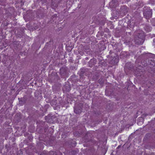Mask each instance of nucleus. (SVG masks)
I'll use <instances>...</instances> for the list:
<instances>
[{
  "label": "nucleus",
  "mask_w": 155,
  "mask_h": 155,
  "mask_svg": "<svg viewBox=\"0 0 155 155\" xmlns=\"http://www.w3.org/2000/svg\"><path fill=\"white\" fill-rule=\"evenodd\" d=\"M85 59H86V60H88V57H86V58H85Z\"/></svg>",
  "instance_id": "22"
},
{
  "label": "nucleus",
  "mask_w": 155,
  "mask_h": 155,
  "mask_svg": "<svg viewBox=\"0 0 155 155\" xmlns=\"http://www.w3.org/2000/svg\"><path fill=\"white\" fill-rule=\"evenodd\" d=\"M134 42L137 45L142 44L145 40V35L142 31L137 30L134 32Z\"/></svg>",
  "instance_id": "2"
},
{
  "label": "nucleus",
  "mask_w": 155,
  "mask_h": 155,
  "mask_svg": "<svg viewBox=\"0 0 155 155\" xmlns=\"http://www.w3.org/2000/svg\"><path fill=\"white\" fill-rule=\"evenodd\" d=\"M60 155H62V153H60Z\"/></svg>",
  "instance_id": "27"
},
{
  "label": "nucleus",
  "mask_w": 155,
  "mask_h": 155,
  "mask_svg": "<svg viewBox=\"0 0 155 155\" xmlns=\"http://www.w3.org/2000/svg\"><path fill=\"white\" fill-rule=\"evenodd\" d=\"M78 151L75 150H73L72 151V153L73 154H76V153H78Z\"/></svg>",
  "instance_id": "17"
},
{
  "label": "nucleus",
  "mask_w": 155,
  "mask_h": 155,
  "mask_svg": "<svg viewBox=\"0 0 155 155\" xmlns=\"http://www.w3.org/2000/svg\"><path fill=\"white\" fill-rule=\"evenodd\" d=\"M84 54L83 53H82L81 54L82 55H83V54Z\"/></svg>",
  "instance_id": "26"
},
{
  "label": "nucleus",
  "mask_w": 155,
  "mask_h": 155,
  "mask_svg": "<svg viewBox=\"0 0 155 155\" xmlns=\"http://www.w3.org/2000/svg\"><path fill=\"white\" fill-rule=\"evenodd\" d=\"M49 117H50V116H49Z\"/></svg>",
  "instance_id": "30"
},
{
  "label": "nucleus",
  "mask_w": 155,
  "mask_h": 155,
  "mask_svg": "<svg viewBox=\"0 0 155 155\" xmlns=\"http://www.w3.org/2000/svg\"><path fill=\"white\" fill-rule=\"evenodd\" d=\"M130 27H133V26H130Z\"/></svg>",
  "instance_id": "28"
},
{
  "label": "nucleus",
  "mask_w": 155,
  "mask_h": 155,
  "mask_svg": "<svg viewBox=\"0 0 155 155\" xmlns=\"http://www.w3.org/2000/svg\"><path fill=\"white\" fill-rule=\"evenodd\" d=\"M137 76H140V75H141V74H138V73H137Z\"/></svg>",
  "instance_id": "20"
},
{
  "label": "nucleus",
  "mask_w": 155,
  "mask_h": 155,
  "mask_svg": "<svg viewBox=\"0 0 155 155\" xmlns=\"http://www.w3.org/2000/svg\"><path fill=\"white\" fill-rule=\"evenodd\" d=\"M85 52H86L87 54H91L90 50L89 49H85L84 50Z\"/></svg>",
  "instance_id": "15"
},
{
  "label": "nucleus",
  "mask_w": 155,
  "mask_h": 155,
  "mask_svg": "<svg viewBox=\"0 0 155 155\" xmlns=\"http://www.w3.org/2000/svg\"><path fill=\"white\" fill-rule=\"evenodd\" d=\"M86 71V69L84 68H82L80 69V75L81 77L83 76L84 74Z\"/></svg>",
  "instance_id": "13"
},
{
  "label": "nucleus",
  "mask_w": 155,
  "mask_h": 155,
  "mask_svg": "<svg viewBox=\"0 0 155 155\" xmlns=\"http://www.w3.org/2000/svg\"><path fill=\"white\" fill-rule=\"evenodd\" d=\"M153 42L154 43H155V38L153 39Z\"/></svg>",
  "instance_id": "24"
},
{
  "label": "nucleus",
  "mask_w": 155,
  "mask_h": 155,
  "mask_svg": "<svg viewBox=\"0 0 155 155\" xmlns=\"http://www.w3.org/2000/svg\"><path fill=\"white\" fill-rule=\"evenodd\" d=\"M26 102V99L25 98H21L20 100L19 101V103L21 105H22L24 104Z\"/></svg>",
  "instance_id": "14"
},
{
  "label": "nucleus",
  "mask_w": 155,
  "mask_h": 155,
  "mask_svg": "<svg viewBox=\"0 0 155 155\" xmlns=\"http://www.w3.org/2000/svg\"><path fill=\"white\" fill-rule=\"evenodd\" d=\"M56 152L55 151H51L49 152V155H56Z\"/></svg>",
  "instance_id": "16"
},
{
  "label": "nucleus",
  "mask_w": 155,
  "mask_h": 155,
  "mask_svg": "<svg viewBox=\"0 0 155 155\" xmlns=\"http://www.w3.org/2000/svg\"><path fill=\"white\" fill-rule=\"evenodd\" d=\"M85 140L84 142H88L91 140V135L88 133H87L83 138Z\"/></svg>",
  "instance_id": "6"
},
{
  "label": "nucleus",
  "mask_w": 155,
  "mask_h": 155,
  "mask_svg": "<svg viewBox=\"0 0 155 155\" xmlns=\"http://www.w3.org/2000/svg\"><path fill=\"white\" fill-rule=\"evenodd\" d=\"M120 146H119L117 147V149H118V148H120Z\"/></svg>",
  "instance_id": "23"
},
{
  "label": "nucleus",
  "mask_w": 155,
  "mask_h": 155,
  "mask_svg": "<svg viewBox=\"0 0 155 155\" xmlns=\"http://www.w3.org/2000/svg\"><path fill=\"white\" fill-rule=\"evenodd\" d=\"M54 117V116H53L51 117V118H52Z\"/></svg>",
  "instance_id": "25"
},
{
  "label": "nucleus",
  "mask_w": 155,
  "mask_h": 155,
  "mask_svg": "<svg viewBox=\"0 0 155 155\" xmlns=\"http://www.w3.org/2000/svg\"><path fill=\"white\" fill-rule=\"evenodd\" d=\"M152 22L153 25L154 26H155V19H153V20L152 21Z\"/></svg>",
  "instance_id": "19"
},
{
  "label": "nucleus",
  "mask_w": 155,
  "mask_h": 155,
  "mask_svg": "<svg viewBox=\"0 0 155 155\" xmlns=\"http://www.w3.org/2000/svg\"><path fill=\"white\" fill-rule=\"evenodd\" d=\"M82 108L80 106H76L74 108V112L76 114H79L81 112Z\"/></svg>",
  "instance_id": "8"
},
{
  "label": "nucleus",
  "mask_w": 155,
  "mask_h": 155,
  "mask_svg": "<svg viewBox=\"0 0 155 155\" xmlns=\"http://www.w3.org/2000/svg\"><path fill=\"white\" fill-rule=\"evenodd\" d=\"M121 0H112L109 5L111 8H115L118 5V2Z\"/></svg>",
  "instance_id": "5"
},
{
  "label": "nucleus",
  "mask_w": 155,
  "mask_h": 155,
  "mask_svg": "<svg viewBox=\"0 0 155 155\" xmlns=\"http://www.w3.org/2000/svg\"><path fill=\"white\" fill-rule=\"evenodd\" d=\"M96 61L94 58H93L91 59L90 61L88 63L89 66L90 67L96 64Z\"/></svg>",
  "instance_id": "9"
},
{
  "label": "nucleus",
  "mask_w": 155,
  "mask_h": 155,
  "mask_svg": "<svg viewBox=\"0 0 155 155\" xmlns=\"http://www.w3.org/2000/svg\"><path fill=\"white\" fill-rule=\"evenodd\" d=\"M144 28L146 31L148 32L150 31L152 29L151 27L148 25H145L144 27Z\"/></svg>",
  "instance_id": "12"
},
{
  "label": "nucleus",
  "mask_w": 155,
  "mask_h": 155,
  "mask_svg": "<svg viewBox=\"0 0 155 155\" xmlns=\"http://www.w3.org/2000/svg\"><path fill=\"white\" fill-rule=\"evenodd\" d=\"M111 52V51H110V53Z\"/></svg>",
  "instance_id": "29"
},
{
  "label": "nucleus",
  "mask_w": 155,
  "mask_h": 155,
  "mask_svg": "<svg viewBox=\"0 0 155 155\" xmlns=\"http://www.w3.org/2000/svg\"><path fill=\"white\" fill-rule=\"evenodd\" d=\"M120 14L122 15H125L127 13L128 10L127 7L123 5L121 6L120 10Z\"/></svg>",
  "instance_id": "4"
},
{
  "label": "nucleus",
  "mask_w": 155,
  "mask_h": 155,
  "mask_svg": "<svg viewBox=\"0 0 155 155\" xmlns=\"http://www.w3.org/2000/svg\"><path fill=\"white\" fill-rule=\"evenodd\" d=\"M143 15L146 19H149L152 17V9L148 7H144L143 8Z\"/></svg>",
  "instance_id": "3"
},
{
  "label": "nucleus",
  "mask_w": 155,
  "mask_h": 155,
  "mask_svg": "<svg viewBox=\"0 0 155 155\" xmlns=\"http://www.w3.org/2000/svg\"><path fill=\"white\" fill-rule=\"evenodd\" d=\"M145 59L142 62V64L144 66H148L150 68L155 65V55L151 53H149L144 55Z\"/></svg>",
  "instance_id": "1"
},
{
  "label": "nucleus",
  "mask_w": 155,
  "mask_h": 155,
  "mask_svg": "<svg viewBox=\"0 0 155 155\" xmlns=\"http://www.w3.org/2000/svg\"><path fill=\"white\" fill-rule=\"evenodd\" d=\"M67 68H66L62 67L60 69V73L61 75L63 76H65L67 74Z\"/></svg>",
  "instance_id": "7"
},
{
  "label": "nucleus",
  "mask_w": 155,
  "mask_h": 155,
  "mask_svg": "<svg viewBox=\"0 0 155 155\" xmlns=\"http://www.w3.org/2000/svg\"><path fill=\"white\" fill-rule=\"evenodd\" d=\"M44 153H41L40 155H44Z\"/></svg>",
  "instance_id": "21"
},
{
  "label": "nucleus",
  "mask_w": 155,
  "mask_h": 155,
  "mask_svg": "<svg viewBox=\"0 0 155 155\" xmlns=\"http://www.w3.org/2000/svg\"><path fill=\"white\" fill-rule=\"evenodd\" d=\"M63 89L64 91H65L67 92L70 91L71 89L70 86L68 84H66L64 85Z\"/></svg>",
  "instance_id": "11"
},
{
  "label": "nucleus",
  "mask_w": 155,
  "mask_h": 155,
  "mask_svg": "<svg viewBox=\"0 0 155 155\" xmlns=\"http://www.w3.org/2000/svg\"><path fill=\"white\" fill-rule=\"evenodd\" d=\"M128 69L129 70H132L133 69V65L130 63H127L126 65L125 69Z\"/></svg>",
  "instance_id": "10"
},
{
  "label": "nucleus",
  "mask_w": 155,
  "mask_h": 155,
  "mask_svg": "<svg viewBox=\"0 0 155 155\" xmlns=\"http://www.w3.org/2000/svg\"><path fill=\"white\" fill-rule=\"evenodd\" d=\"M99 82L100 84H102L103 83L102 79H100L99 80Z\"/></svg>",
  "instance_id": "18"
}]
</instances>
